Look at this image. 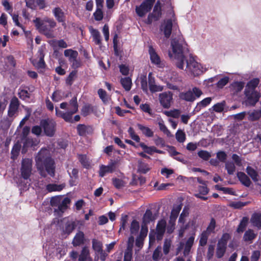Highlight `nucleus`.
<instances>
[{
	"label": "nucleus",
	"mask_w": 261,
	"mask_h": 261,
	"mask_svg": "<svg viewBox=\"0 0 261 261\" xmlns=\"http://www.w3.org/2000/svg\"><path fill=\"white\" fill-rule=\"evenodd\" d=\"M36 165L40 175L46 177L47 173L50 176L54 177L55 166L54 160L46 149H41L35 158Z\"/></svg>",
	"instance_id": "obj_1"
},
{
	"label": "nucleus",
	"mask_w": 261,
	"mask_h": 261,
	"mask_svg": "<svg viewBox=\"0 0 261 261\" xmlns=\"http://www.w3.org/2000/svg\"><path fill=\"white\" fill-rule=\"evenodd\" d=\"M171 46L176 60V66L180 69H183L185 61L184 54L188 51L187 44L182 36H178L171 40Z\"/></svg>",
	"instance_id": "obj_2"
},
{
	"label": "nucleus",
	"mask_w": 261,
	"mask_h": 261,
	"mask_svg": "<svg viewBox=\"0 0 261 261\" xmlns=\"http://www.w3.org/2000/svg\"><path fill=\"white\" fill-rule=\"evenodd\" d=\"M33 22L40 33L44 35L47 38L55 37L53 29L56 27L57 23L53 19L46 18L41 20L40 18L37 17Z\"/></svg>",
	"instance_id": "obj_3"
},
{
	"label": "nucleus",
	"mask_w": 261,
	"mask_h": 261,
	"mask_svg": "<svg viewBox=\"0 0 261 261\" xmlns=\"http://www.w3.org/2000/svg\"><path fill=\"white\" fill-rule=\"evenodd\" d=\"M259 83V79H253L248 82L245 87L244 94L247 99L245 103L247 106H254L258 101L259 95L255 91V89Z\"/></svg>",
	"instance_id": "obj_4"
},
{
	"label": "nucleus",
	"mask_w": 261,
	"mask_h": 261,
	"mask_svg": "<svg viewBox=\"0 0 261 261\" xmlns=\"http://www.w3.org/2000/svg\"><path fill=\"white\" fill-rule=\"evenodd\" d=\"M70 202V199L68 197H65L63 200L58 196L52 197L50 204L52 207H55L54 211L55 215L58 217L62 216L63 213L67 210L68 205Z\"/></svg>",
	"instance_id": "obj_5"
},
{
	"label": "nucleus",
	"mask_w": 261,
	"mask_h": 261,
	"mask_svg": "<svg viewBox=\"0 0 261 261\" xmlns=\"http://www.w3.org/2000/svg\"><path fill=\"white\" fill-rule=\"evenodd\" d=\"M42 127L43 132L45 136L53 137L55 136L57 129V123L52 118L42 119L40 122Z\"/></svg>",
	"instance_id": "obj_6"
},
{
	"label": "nucleus",
	"mask_w": 261,
	"mask_h": 261,
	"mask_svg": "<svg viewBox=\"0 0 261 261\" xmlns=\"http://www.w3.org/2000/svg\"><path fill=\"white\" fill-rule=\"evenodd\" d=\"M64 55L68 58V61L71 64V67L73 70H76L82 66V62L78 58L79 53L77 51L72 49H67L64 51Z\"/></svg>",
	"instance_id": "obj_7"
},
{
	"label": "nucleus",
	"mask_w": 261,
	"mask_h": 261,
	"mask_svg": "<svg viewBox=\"0 0 261 261\" xmlns=\"http://www.w3.org/2000/svg\"><path fill=\"white\" fill-rule=\"evenodd\" d=\"M186 70L187 72L191 73L194 76H198L202 72L200 65L196 61L193 57H190L189 59L186 60Z\"/></svg>",
	"instance_id": "obj_8"
},
{
	"label": "nucleus",
	"mask_w": 261,
	"mask_h": 261,
	"mask_svg": "<svg viewBox=\"0 0 261 261\" xmlns=\"http://www.w3.org/2000/svg\"><path fill=\"white\" fill-rule=\"evenodd\" d=\"M155 0H144L139 6L136 8V12L137 15L141 17L150 12L155 3Z\"/></svg>",
	"instance_id": "obj_9"
},
{
	"label": "nucleus",
	"mask_w": 261,
	"mask_h": 261,
	"mask_svg": "<svg viewBox=\"0 0 261 261\" xmlns=\"http://www.w3.org/2000/svg\"><path fill=\"white\" fill-rule=\"evenodd\" d=\"M32 160L29 159H24L21 162L20 172L21 176L24 179L30 178L32 172Z\"/></svg>",
	"instance_id": "obj_10"
},
{
	"label": "nucleus",
	"mask_w": 261,
	"mask_h": 261,
	"mask_svg": "<svg viewBox=\"0 0 261 261\" xmlns=\"http://www.w3.org/2000/svg\"><path fill=\"white\" fill-rule=\"evenodd\" d=\"M159 97L160 104L164 108L168 109L170 107L173 100L172 92L168 91L160 93Z\"/></svg>",
	"instance_id": "obj_11"
},
{
	"label": "nucleus",
	"mask_w": 261,
	"mask_h": 261,
	"mask_svg": "<svg viewBox=\"0 0 261 261\" xmlns=\"http://www.w3.org/2000/svg\"><path fill=\"white\" fill-rule=\"evenodd\" d=\"M20 106V101L16 96H13L11 100L8 110V116L10 118L13 117L18 112Z\"/></svg>",
	"instance_id": "obj_12"
},
{
	"label": "nucleus",
	"mask_w": 261,
	"mask_h": 261,
	"mask_svg": "<svg viewBox=\"0 0 261 261\" xmlns=\"http://www.w3.org/2000/svg\"><path fill=\"white\" fill-rule=\"evenodd\" d=\"M116 162L111 161L107 166L101 165L100 166L99 170V176L101 177L105 176L107 173H113L116 168Z\"/></svg>",
	"instance_id": "obj_13"
},
{
	"label": "nucleus",
	"mask_w": 261,
	"mask_h": 261,
	"mask_svg": "<svg viewBox=\"0 0 261 261\" xmlns=\"http://www.w3.org/2000/svg\"><path fill=\"white\" fill-rule=\"evenodd\" d=\"M148 53L150 56V59L151 62L156 65L158 67H163L164 66L161 63V58L160 56L157 54L155 50L152 45L149 46Z\"/></svg>",
	"instance_id": "obj_14"
},
{
	"label": "nucleus",
	"mask_w": 261,
	"mask_h": 261,
	"mask_svg": "<svg viewBox=\"0 0 261 261\" xmlns=\"http://www.w3.org/2000/svg\"><path fill=\"white\" fill-rule=\"evenodd\" d=\"M148 78L149 90L152 93L163 90V86H158L155 84V78L152 76L151 72L149 73Z\"/></svg>",
	"instance_id": "obj_15"
},
{
	"label": "nucleus",
	"mask_w": 261,
	"mask_h": 261,
	"mask_svg": "<svg viewBox=\"0 0 261 261\" xmlns=\"http://www.w3.org/2000/svg\"><path fill=\"white\" fill-rule=\"evenodd\" d=\"M166 222L164 220H161L158 222L156 226V238L158 241L163 239L165 232Z\"/></svg>",
	"instance_id": "obj_16"
},
{
	"label": "nucleus",
	"mask_w": 261,
	"mask_h": 261,
	"mask_svg": "<svg viewBox=\"0 0 261 261\" xmlns=\"http://www.w3.org/2000/svg\"><path fill=\"white\" fill-rule=\"evenodd\" d=\"M53 13L56 19L59 22L63 23L62 24H65V15L64 12L60 7H56L53 10Z\"/></svg>",
	"instance_id": "obj_17"
},
{
	"label": "nucleus",
	"mask_w": 261,
	"mask_h": 261,
	"mask_svg": "<svg viewBox=\"0 0 261 261\" xmlns=\"http://www.w3.org/2000/svg\"><path fill=\"white\" fill-rule=\"evenodd\" d=\"M85 241V234L83 231H79L75 235L72 244L74 247L80 246L83 244Z\"/></svg>",
	"instance_id": "obj_18"
},
{
	"label": "nucleus",
	"mask_w": 261,
	"mask_h": 261,
	"mask_svg": "<svg viewBox=\"0 0 261 261\" xmlns=\"http://www.w3.org/2000/svg\"><path fill=\"white\" fill-rule=\"evenodd\" d=\"M172 27L173 23L171 19H169L166 21H165V24L162 30L163 31L164 34L166 38H169L170 37L172 33Z\"/></svg>",
	"instance_id": "obj_19"
},
{
	"label": "nucleus",
	"mask_w": 261,
	"mask_h": 261,
	"mask_svg": "<svg viewBox=\"0 0 261 261\" xmlns=\"http://www.w3.org/2000/svg\"><path fill=\"white\" fill-rule=\"evenodd\" d=\"M79 261H92L88 247H83L79 256Z\"/></svg>",
	"instance_id": "obj_20"
},
{
	"label": "nucleus",
	"mask_w": 261,
	"mask_h": 261,
	"mask_svg": "<svg viewBox=\"0 0 261 261\" xmlns=\"http://www.w3.org/2000/svg\"><path fill=\"white\" fill-rule=\"evenodd\" d=\"M179 97L181 100L189 102H193L195 100V96L191 90L180 92L179 94Z\"/></svg>",
	"instance_id": "obj_21"
},
{
	"label": "nucleus",
	"mask_w": 261,
	"mask_h": 261,
	"mask_svg": "<svg viewBox=\"0 0 261 261\" xmlns=\"http://www.w3.org/2000/svg\"><path fill=\"white\" fill-rule=\"evenodd\" d=\"M237 177L239 178L240 181L244 186L247 187H249L250 186L251 181L249 177L244 172H238L237 173Z\"/></svg>",
	"instance_id": "obj_22"
},
{
	"label": "nucleus",
	"mask_w": 261,
	"mask_h": 261,
	"mask_svg": "<svg viewBox=\"0 0 261 261\" xmlns=\"http://www.w3.org/2000/svg\"><path fill=\"white\" fill-rule=\"evenodd\" d=\"M155 219V218L153 216L151 210L147 209L143 217V224H145V225H147Z\"/></svg>",
	"instance_id": "obj_23"
},
{
	"label": "nucleus",
	"mask_w": 261,
	"mask_h": 261,
	"mask_svg": "<svg viewBox=\"0 0 261 261\" xmlns=\"http://www.w3.org/2000/svg\"><path fill=\"white\" fill-rule=\"evenodd\" d=\"M252 225L259 228L261 227V214L254 213L250 219Z\"/></svg>",
	"instance_id": "obj_24"
},
{
	"label": "nucleus",
	"mask_w": 261,
	"mask_h": 261,
	"mask_svg": "<svg viewBox=\"0 0 261 261\" xmlns=\"http://www.w3.org/2000/svg\"><path fill=\"white\" fill-rule=\"evenodd\" d=\"M211 97H206L198 102L196 107L195 108L194 111L198 112H199L202 108L206 107L212 101Z\"/></svg>",
	"instance_id": "obj_25"
},
{
	"label": "nucleus",
	"mask_w": 261,
	"mask_h": 261,
	"mask_svg": "<svg viewBox=\"0 0 261 261\" xmlns=\"http://www.w3.org/2000/svg\"><path fill=\"white\" fill-rule=\"evenodd\" d=\"M91 33L93 39V41L95 44L98 45H101V39L99 32L96 30L92 29Z\"/></svg>",
	"instance_id": "obj_26"
},
{
	"label": "nucleus",
	"mask_w": 261,
	"mask_h": 261,
	"mask_svg": "<svg viewBox=\"0 0 261 261\" xmlns=\"http://www.w3.org/2000/svg\"><path fill=\"white\" fill-rule=\"evenodd\" d=\"M120 83L125 91H129L131 89L132 82L130 77H122L120 80Z\"/></svg>",
	"instance_id": "obj_27"
},
{
	"label": "nucleus",
	"mask_w": 261,
	"mask_h": 261,
	"mask_svg": "<svg viewBox=\"0 0 261 261\" xmlns=\"http://www.w3.org/2000/svg\"><path fill=\"white\" fill-rule=\"evenodd\" d=\"M77 223L75 221H68L65 224L64 232L67 234H69L75 229Z\"/></svg>",
	"instance_id": "obj_28"
},
{
	"label": "nucleus",
	"mask_w": 261,
	"mask_h": 261,
	"mask_svg": "<svg viewBox=\"0 0 261 261\" xmlns=\"http://www.w3.org/2000/svg\"><path fill=\"white\" fill-rule=\"evenodd\" d=\"M77 158L84 168L88 169L90 167V163L86 154H77Z\"/></svg>",
	"instance_id": "obj_29"
},
{
	"label": "nucleus",
	"mask_w": 261,
	"mask_h": 261,
	"mask_svg": "<svg viewBox=\"0 0 261 261\" xmlns=\"http://www.w3.org/2000/svg\"><path fill=\"white\" fill-rule=\"evenodd\" d=\"M249 222V218L247 217H244L241 220L238 227L237 229V231L238 233L243 232Z\"/></svg>",
	"instance_id": "obj_30"
},
{
	"label": "nucleus",
	"mask_w": 261,
	"mask_h": 261,
	"mask_svg": "<svg viewBox=\"0 0 261 261\" xmlns=\"http://www.w3.org/2000/svg\"><path fill=\"white\" fill-rule=\"evenodd\" d=\"M44 55L43 51H40L39 60L38 61H34L33 65L37 68L43 69L45 67V63L44 60Z\"/></svg>",
	"instance_id": "obj_31"
},
{
	"label": "nucleus",
	"mask_w": 261,
	"mask_h": 261,
	"mask_svg": "<svg viewBox=\"0 0 261 261\" xmlns=\"http://www.w3.org/2000/svg\"><path fill=\"white\" fill-rule=\"evenodd\" d=\"M138 128L142 132V134L147 137H152L153 136V132L148 127L143 125L141 124H137Z\"/></svg>",
	"instance_id": "obj_32"
},
{
	"label": "nucleus",
	"mask_w": 261,
	"mask_h": 261,
	"mask_svg": "<svg viewBox=\"0 0 261 261\" xmlns=\"http://www.w3.org/2000/svg\"><path fill=\"white\" fill-rule=\"evenodd\" d=\"M248 119L251 121H254L258 120L261 117V110H254L252 112L248 113Z\"/></svg>",
	"instance_id": "obj_33"
},
{
	"label": "nucleus",
	"mask_w": 261,
	"mask_h": 261,
	"mask_svg": "<svg viewBox=\"0 0 261 261\" xmlns=\"http://www.w3.org/2000/svg\"><path fill=\"white\" fill-rule=\"evenodd\" d=\"M94 111V107L90 104L84 105L81 110V114L84 117L89 115Z\"/></svg>",
	"instance_id": "obj_34"
},
{
	"label": "nucleus",
	"mask_w": 261,
	"mask_h": 261,
	"mask_svg": "<svg viewBox=\"0 0 261 261\" xmlns=\"http://www.w3.org/2000/svg\"><path fill=\"white\" fill-rule=\"evenodd\" d=\"M246 172L254 182L258 181V173L252 167L249 166H247L246 168Z\"/></svg>",
	"instance_id": "obj_35"
},
{
	"label": "nucleus",
	"mask_w": 261,
	"mask_h": 261,
	"mask_svg": "<svg viewBox=\"0 0 261 261\" xmlns=\"http://www.w3.org/2000/svg\"><path fill=\"white\" fill-rule=\"evenodd\" d=\"M92 249L96 253H97L102 250L103 244L102 242L99 240L96 239H92Z\"/></svg>",
	"instance_id": "obj_36"
},
{
	"label": "nucleus",
	"mask_w": 261,
	"mask_h": 261,
	"mask_svg": "<svg viewBox=\"0 0 261 261\" xmlns=\"http://www.w3.org/2000/svg\"><path fill=\"white\" fill-rule=\"evenodd\" d=\"M226 250V246L221 245L220 242H218L216 249V256L218 258H222Z\"/></svg>",
	"instance_id": "obj_37"
},
{
	"label": "nucleus",
	"mask_w": 261,
	"mask_h": 261,
	"mask_svg": "<svg viewBox=\"0 0 261 261\" xmlns=\"http://www.w3.org/2000/svg\"><path fill=\"white\" fill-rule=\"evenodd\" d=\"M256 234L254 233L252 229H248L246 231L243 236V240L245 242L251 241L256 237Z\"/></svg>",
	"instance_id": "obj_38"
},
{
	"label": "nucleus",
	"mask_w": 261,
	"mask_h": 261,
	"mask_svg": "<svg viewBox=\"0 0 261 261\" xmlns=\"http://www.w3.org/2000/svg\"><path fill=\"white\" fill-rule=\"evenodd\" d=\"M77 73V70H73L69 73L65 80L66 84L67 85L70 86L73 84L74 79L76 77Z\"/></svg>",
	"instance_id": "obj_39"
},
{
	"label": "nucleus",
	"mask_w": 261,
	"mask_h": 261,
	"mask_svg": "<svg viewBox=\"0 0 261 261\" xmlns=\"http://www.w3.org/2000/svg\"><path fill=\"white\" fill-rule=\"evenodd\" d=\"M139 228V222L136 220H133L130 226V234L133 236L136 235L138 233Z\"/></svg>",
	"instance_id": "obj_40"
},
{
	"label": "nucleus",
	"mask_w": 261,
	"mask_h": 261,
	"mask_svg": "<svg viewBox=\"0 0 261 261\" xmlns=\"http://www.w3.org/2000/svg\"><path fill=\"white\" fill-rule=\"evenodd\" d=\"M64 186L62 185H57L55 184H48L46 189L48 192H51L53 191H61L63 189Z\"/></svg>",
	"instance_id": "obj_41"
},
{
	"label": "nucleus",
	"mask_w": 261,
	"mask_h": 261,
	"mask_svg": "<svg viewBox=\"0 0 261 261\" xmlns=\"http://www.w3.org/2000/svg\"><path fill=\"white\" fill-rule=\"evenodd\" d=\"M90 126H86L85 124H79L77 125L76 129L77 134L80 136H84L86 135L88 128H90Z\"/></svg>",
	"instance_id": "obj_42"
},
{
	"label": "nucleus",
	"mask_w": 261,
	"mask_h": 261,
	"mask_svg": "<svg viewBox=\"0 0 261 261\" xmlns=\"http://www.w3.org/2000/svg\"><path fill=\"white\" fill-rule=\"evenodd\" d=\"M150 170L149 165L144 162L142 161H139L138 163V171L139 172L143 174L146 173Z\"/></svg>",
	"instance_id": "obj_43"
},
{
	"label": "nucleus",
	"mask_w": 261,
	"mask_h": 261,
	"mask_svg": "<svg viewBox=\"0 0 261 261\" xmlns=\"http://www.w3.org/2000/svg\"><path fill=\"white\" fill-rule=\"evenodd\" d=\"M209 236L210 234L207 233L206 231H203L202 232L199 240V245L200 246L203 247L206 245Z\"/></svg>",
	"instance_id": "obj_44"
},
{
	"label": "nucleus",
	"mask_w": 261,
	"mask_h": 261,
	"mask_svg": "<svg viewBox=\"0 0 261 261\" xmlns=\"http://www.w3.org/2000/svg\"><path fill=\"white\" fill-rule=\"evenodd\" d=\"M139 146L143 149L144 152L149 154H152L155 151L154 146H148L144 143L141 142Z\"/></svg>",
	"instance_id": "obj_45"
},
{
	"label": "nucleus",
	"mask_w": 261,
	"mask_h": 261,
	"mask_svg": "<svg viewBox=\"0 0 261 261\" xmlns=\"http://www.w3.org/2000/svg\"><path fill=\"white\" fill-rule=\"evenodd\" d=\"M69 105L71 107L70 111L73 112V113H76L78 111L79 106L76 96H74L71 98L69 101Z\"/></svg>",
	"instance_id": "obj_46"
},
{
	"label": "nucleus",
	"mask_w": 261,
	"mask_h": 261,
	"mask_svg": "<svg viewBox=\"0 0 261 261\" xmlns=\"http://www.w3.org/2000/svg\"><path fill=\"white\" fill-rule=\"evenodd\" d=\"M18 95L19 97L23 100L30 98V94L28 90L21 89L20 88L18 89Z\"/></svg>",
	"instance_id": "obj_47"
},
{
	"label": "nucleus",
	"mask_w": 261,
	"mask_h": 261,
	"mask_svg": "<svg viewBox=\"0 0 261 261\" xmlns=\"http://www.w3.org/2000/svg\"><path fill=\"white\" fill-rule=\"evenodd\" d=\"M248 202H244L242 201H232L230 202L229 206L234 209H241L243 207L246 206Z\"/></svg>",
	"instance_id": "obj_48"
},
{
	"label": "nucleus",
	"mask_w": 261,
	"mask_h": 261,
	"mask_svg": "<svg viewBox=\"0 0 261 261\" xmlns=\"http://www.w3.org/2000/svg\"><path fill=\"white\" fill-rule=\"evenodd\" d=\"M197 154L198 156L204 161L208 160L211 156V153L206 150H200L198 152Z\"/></svg>",
	"instance_id": "obj_49"
},
{
	"label": "nucleus",
	"mask_w": 261,
	"mask_h": 261,
	"mask_svg": "<svg viewBox=\"0 0 261 261\" xmlns=\"http://www.w3.org/2000/svg\"><path fill=\"white\" fill-rule=\"evenodd\" d=\"M216 227V221L215 219L214 218H212L211 219L210 223L208 226L206 228V229L205 230H204V231H206L207 233H209L210 234L214 231L215 228Z\"/></svg>",
	"instance_id": "obj_50"
},
{
	"label": "nucleus",
	"mask_w": 261,
	"mask_h": 261,
	"mask_svg": "<svg viewBox=\"0 0 261 261\" xmlns=\"http://www.w3.org/2000/svg\"><path fill=\"white\" fill-rule=\"evenodd\" d=\"M225 105V102L224 101L221 102L217 103L213 106V110L217 113H221L224 110Z\"/></svg>",
	"instance_id": "obj_51"
},
{
	"label": "nucleus",
	"mask_w": 261,
	"mask_h": 261,
	"mask_svg": "<svg viewBox=\"0 0 261 261\" xmlns=\"http://www.w3.org/2000/svg\"><path fill=\"white\" fill-rule=\"evenodd\" d=\"M112 182L113 185L116 189H119L124 186V181L121 179L113 178Z\"/></svg>",
	"instance_id": "obj_52"
},
{
	"label": "nucleus",
	"mask_w": 261,
	"mask_h": 261,
	"mask_svg": "<svg viewBox=\"0 0 261 261\" xmlns=\"http://www.w3.org/2000/svg\"><path fill=\"white\" fill-rule=\"evenodd\" d=\"M225 168L229 175L233 174L236 170V167L232 162H227L225 164Z\"/></svg>",
	"instance_id": "obj_53"
},
{
	"label": "nucleus",
	"mask_w": 261,
	"mask_h": 261,
	"mask_svg": "<svg viewBox=\"0 0 261 261\" xmlns=\"http://www.w3.org/2000/svg\"><path fill=\"white\" fill-rule=\"evenodd\" d=\"M175 136L177 141L180 143L184 142L186 140V135L185 133L181 130H177L175 134Z\"/></svg>",
	"instance_id": "obj_54"
},
{
	"label": "nucleus",
	"mask_w": 261,
	"mask_h": 261,
	"mask_svg": "<svg viewBox=\"0 0 261 261\" xmlns=\"http://www.w3.org/2000/svg\"><path fill=\"white\" fill-rule=\"evenodd\" d=\"M75 113H73V112L69 110L68 112H65L62 119L67 122L73 123V120L72 119V115Z\"/></svg>",
	"instance_id": "obj_55"
},
{
	"label": "nucleus",
	"mask_w": 261,
	"mask_h": 261,
	"mask_svg": "<svg viewBox=\"0 0 261 261\" xmlns=\"http://www.w3.org/2000/svg\"><path fill=\"white\" fill-rule=\"evenodd\" d=\"M42 127L40 124V125H35L33 126L32 128V133L37 136H40L41 135L42 132Z\"/></svg>",
	"instance_id": "obj_56"
},
{
	"label": "nucleus",
	"mask_w": 261,
	"mask_h": 261,
	"mask_svg": "<svg viewBox=\"0 0 261 261\" xmlns=\"http://www.w3.org/2000/svg\"><path fill=\"white\" fill-rule=\"evenodd\" d=\"M140 81L141 89L144 92L146 93L148 91V84L146 76H143L141 77Z\"/></svg>",
	"instance_id": "obj_57"
},
{
	"label": "nucleus",
	"mask_w": 261,
	"mask_h": 261,
	"mask_svg": "<svg viewBox=\"0 0 261 261\" xmlns=\"http://www.w3.org/2000/svg\"><path fill=\"white\" fill-rule=\"evenodd\" d=\"M97 93L99 98L104 103L108 101L107 93L105 90L103 89H98Z\"/></svg>",
	"instance_id": "obj_58"
},
{
	"label": "nucleus",
	"mask_w": 261,
	"mask_h": 261,
	"mask_svg": "<svg viewBox=\"0 0 261 261\" xmlns=\"http://www.w3.org/2000/svg\"><path fill=\"white\" fill-rule=\"evenodd\" d=\"M118 35L117 34H115L114 36L113 39V48L114 51V54L116 56H118Z\"/></svg>",
	"instance_id": "obj_59"
},
{
	"label": "nucleus",
	"mask_w": 261,
	"mask_h": 261,
	"mask_svg": "<svg viewBox=\"0 0 261 261\" xmlns=\"http://www.w3.org/2000/svg\"><path fill=\"white\" fill-rule=\"evenodd\" d=\"M229 82V77L225 76L221 78L217 83V86L219 88H223L225 85L227 84Z\"/></svg>",
	"instance_id": "obj_60"
},
{
	"label": "nucleus",
	"mask_w": 261,
	"mask_h": 261,
	"mask_svg": "<svg viewBox=\"0 0 261 261\" xmlns=\"http://www.w3.org/2000/svg\"><path fill=\"white\" fill-rule=\"evenodd\" d=\"M94 19L96 21H100L102 19L103 17V12L101 9H96V11L93 13Z\"/></svg>",
	"instance_id": "obj_61"
},
{
	"label": "nucleus",
	"mask_w": 261,
	"mask_h": 261,
	"mask_svg": "<svg viewBox=\"0 0 261 261\" xmlns=\"http://www.w3.org/2000/svg\"><path fill=\"white\" fill-rule=\"evenodd\" d=\"M165 114L169 117H172L175 118H177L179 117L180 115V112L178 110H174L170 111H166Z\"/></svg>",
	"instance_id": "obj_62"
},
{
	"label": "nucleus",
	"mask_w": 261,
	"mask_h": 261,
	"mask_svg": "<svg viewBox=\"0 0 261 261\" xmlns=\"http://www.w3.org/2000/svg\"><path fill=\"white\" fill-rule=\"evenodd\" d=\"M230 236L229 233H225L223 234L221 239L218 241L221 245L227 246L228 241L230 239Z\"/></svg>",
	"instance_id": "obj_63"
},
{
	"label": "nucleus",
	"mask_w": 261,
	"mask_h": 261,
	"mask_svg": "<svg viewBox=\"0 0 261 261\" xmlns=\"http://www.w3.org/2000/svg\"><path fill=\"white\" fill-rule=\"evenodd\" d=\"M234 90L237 92H240L242 90L244 87V83L242 82H237L232 84Z\"/></svg>",
	"instance_id": "obj_64"
}]
</instances>
